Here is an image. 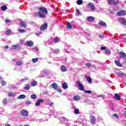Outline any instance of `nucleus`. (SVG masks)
I'll return each instance as SVG.
<instances>
[{
    "mask_svg": "<svg viewBox=\"0 0 126 126\" xmlns=\"http://www.w3.org/2000/svg\"><path fill=\"white\" fill-rule=\"evenodd\" d=\"M16 65H18V66H21V65L23 64V62L20 61H17L16 63Z\"/></svg>",
    "mask_w": 126,
    "mask_h": 126,
    "instance_id": "obj_21",
    "label": "nucleus"
},
{
    "mask_svg": "<svg viewBox=\"0 0 126 126\" xmlns=\"http://www.w3.org/2000/svg\"><path fill=\"white\" fill-rule=\"evenodd\" d=\"M47 28H48V23H44L43 25H42L39 27V30L40 31H45V30H47Z\"/></svg>",
    "mask_w": 126,
    "mask_h": 126,
    "instance_id": "obj_4",
    "label": "nucleus"
},
{
    "mask_svg": "<svg viewBox=\"0 0 126 126\" xmlns=\"http://www.w3.org/2000/svg\"><path fill=\"white\" fill-rule=\"evenodd\" d=\"M26 96L24 94H21L18 97V99H25Z\"/></svg>",
    "mask_w": 126,
    "mask_h": 126,
    "instance_id": "obj_30",
    "label": "nucleus"
},
{
    "mask_svg": "<svg viewBox=\"0 0 126 126\" xmlns=\"http://www.w3.org/2000/svg\"><path fill=\"white\" fill-rule=\"evenodd\" d=\"M84 92L85 93H88V94H91V93H92V92L91 91H84Z\"/></svg>",
    "mask_w": 126,
    "mask_h": 126,
    "instance_id": "obj_41",
    "label": "nucleus"
},
{
    "mask_svg": "<svg viewBox=\"0 0 126 126\" xmlns=\"http://www.w3.org/2000/svg\"><path fill=\"white\" fill-rule=\"evenodd\" d=\"M86 80L88 81L89 83H92V78L90 77V76L86 77Z\"/></svg>",
    "mask_w": 126,
    "mask_h": 126,
    "instance_id": "obj_22",
    "label": "nucleus"
},
{
    "mask_svg": "<svg viewBox=\"0 0 126 126\" xmlns=\"http://www.w3.org/2000/svg\"><path fill=\"white\" fill-rule=\"evenodd\" d=\"M18 31L20 33H24L25 32V30L24 29H18Z\"/></svg>",
    "mask_w": 126,
    "mask_h": 126,
    "instance_id": "obj_39",
    "label": "nucleus"
},
{
    "mask_svg": "<svg viewBox=\"0 0 126 126\" xmlns=\"http://www.w3.org/2000/svg\"><path fill=\"white\" fill-rule=\"evenodd\" d=\"M113 116L115 117V118H116V119H119V116H118V114L115 113V114H113Z\"/></svg>",
    "mask_w": 126,
    "mask_h": 126,
    "instance_id": "obj_45",
    "label": "nucleus"
},
{
    "mask_svg": "<svg viewBox=\"0 0 126 126\" xmlns=\"http://www.w3.org/2000/svg\"><path fill=\"white\" fill-rule=\"evenodd\" d=\"M88 6H90L91 10L92 11H95V6L94 5V4L92 2H90L88 4Z\"/></svg>",
    "mask_w": 126,
    "mask_h": 126,
    "instance_id": "obj_9",
    "label": "nucleus"
},
{
    "mask_svg": "<svg viewBox=\"0 0 126 126\" xmlns=\"http://www.w3.org/2000/svg\"><path fill=\"white\" fill-rule=\"evenodd\" d=\"M115 63L117 65V66H119L120 67H122V66H123V64L121 63V62L119 60H115Z\"/></svg>",
    "mask_w": 126,
    "mask_h": 126,
    "instance_id": "obj_13",
    "label": "nucleus"
},
{
    "mask_svg": "<svg viewBox=\"0 0 126 126\" xmlns=\"http://www.w3.org/2000/svg\"><path fill=\"white\" fill-rule=\"evenodd\" d=\"M114 98L116 100H117V101H120V100H121V96L118 94H114Z\"/></svg>",
    "mask_w": 126,
    "mask_h": 126,
    "instance_id": "obj_14",
    "label": "nucleus"
},
{
    "mask_svg": "<svg viewBox=\"0 0 126 126\" xmlns=\"http://www.w3.org/2000/svg\"><path fill=\"white\" fill-rule=\"evenodd\" d=\"M95 18H94V17L89 16L87 17V21H89V22H93Z\"/></svg>",
    "mask_w": 126,
    "mask_h": 126,
    "instance_id": "obj_12",
    "label": "nucleus"
},
{
    "mask_svg": "<svg viewBox=\"0 0 126 126\" xmlns=\"http://www.w3.org/2000/svg\"><path fill=\"white\" fill-rule=\"evenodd\" d=\"M77 84H78V87L81 91H84V87H83V84L80 83V81H77Z\"/></svg>",
    "mask_w": 126,
    "mask_h": 126,
    "instance_id": "obj_6",
    "label": "nucleus"
},
{
    "mask_svg": "<svg viewBox=\"0 0 126 126\" xmlns=\"http://www.w3.org/2000/svg\"><path fill=\"white\" fill-rule=\"evenodd\" d=\"M67 29H71V28H72V25L71 24H70V23H68L67 25Z\"/></svg>",
    "mask_w": 126,
    "mask_h": 126,
    "instance_id": "obj_34",
    "label": "nucleus"
},
{
    "mask_svg": "<svg viewBox=\"0 0 126 126\" xmlns=\"http://www.w3.org/2000/svg\"><path fill=\"white\" fill-rule=\"evenodd\" d=\"M4 49H8V46H6L4 47Z\"/></svg>",
    "mask_w": 126,
    "mask_h": 126,
    "instance_id": "obj_50",
    "label": "nucleus"
},
{
    "mask_svg": "<svg viewBox=\"0 0 126 126\" xmlns=\"http://www.w3.org/2000/svg\"><path fill=\"white\" fill-rule=\"evenodd\" d=\"M125 114H126V112H124Z\"/></svg>",
    "mask_w": 126,
    "mask_h": 126,
    "instance_id": "obj_57",
    "label": "nucleus"
},
{
    "mask_svg": "<svg viewBox=\"0 0 126 126\" xmlns=\"http://www.w3.org/2000/svg\"><path fill=\"white\" fill-rule=\"evenodd\" d=\"M119 20H120V21H122V24H123V25H125L126 26V19L125 18H120Z\"/></svg>",
    "mask_w": 126,
    "mask_h": 126,
    "instance_id": "obj_15",
    "label": "nucleus"
},
{
    "mask_svg": "<svg viewBox=\"0 0 126 126\" xmlns=\"http://www.w3.org/2000/svg\"><path fill=\"white\" fill-rule=\"evenodd\" d=\"M41 34V33H37V34H36V35H39V34Z\"/></svg>",
    "mask_w": 126,
    "mask_h": 126,
    "instance_id": "obj_54",
    "label": "nucleus"
},
{
    "mask_svg": "<svg viewBox=\"0 0 126 126\" xmlns=\"http://www.w3.org/2000/svg\"><path fill=\"white\" fill-rule=\"evenodd\" d=\"M117 16H125L126 15V11L125 10H121L117 12L116 13Z\"/></svg>",
    "mask_w": 126,
    "mask_h": 126,
    "instance_id": "obj_5",
    "label": "nucleus"
},
{
    "mask_svg": "<svg viewBox=\"0 0 126 126\" xmlns=\"http://www.w3.org/2000/svg\"><path fill=\"white\" fill-rule=\"evenodd\" d=\"M99 25H100L101 26H107V24H106V22L100 21L99 23Z\"/></svg>",
    "mask_w": 126,
    "mask_h": 126,
    "instance_id": "obj_26",
    "label": "nucleus"
},
{
    "mask_svg": "<svg viewBox=\"0 0 126 126\" xmlns=\"http://www.w3.org/2000/svg\"><path fill=\"white\" fill-rule=\"evenodd\" d=\"M62 87L63 89H67L68 88V85L66 83H63L62 84Z\"/></svg>",
    "mask_w": 126,
    "mask_h": 126,
    "instance_id": "obj_20",
    "label": "nucleus"
},
{
    "mask_svg": "<svg viewBox=\"0 0 126 126\" xmlns=\"http://www.w3.org/2000/svg\"><path fill=\"white\" fill-rule=\"evenodd\" d=\"M13 48L14 50H16L17 49H19V45H13Z\"/></svg>",
    "mask_w": 126,
    "mask_h": 126,
    "instance_id": "obj_36",
    "label": "nucleus"
},
{
    "mask_svg": "<svg viewBox=\"0 0 126 126\" xmlns=\"http://www.w3.org/2000/svg\"><path fill=\"white\" fill-rule=\"evenodd\" d=\"M74 114L75 115H78V114H80V112H79V110L78 108H76L74 112Z\"/></svg>",
    "mask_w": 126,
    "mask_h": 126,
    "instance_id": "obj_33",
    "label": "nucleus"
},
{
    "mask_svg": "<svg viewBox=\"0 0 126 126\" xmlns=\"http://www.w3.org/2000/svg\"><path fill=\"white\" fill-rule=\"evenodd\" d=\"M53 104H54V103L53 102H52L51 104V103L49 104V105L52 107L53 106Z\"/></svg>",
    "mask_w": 126,
    "mask_h": 126,
    "instance_id": "obj_51",
    "label": "nucleus"
},
{
    "mask_svg": "<svg viewBox=\"0 0 126 126\" xmlns=\"http://www.w3.org/2000/svg\"><path fill=\"white\" fill-rule=\"evenodd\" d=\"M27 24V23L26 22H25L22 21V22H21V26L23 28H26Z\"/></svg>",
    "mask_w": 126,
    "mask_h": 126,
    "instance_id": "obj_23",
    "label": "nucleus"
},
{
    "mask_svg": "<svg viewBox=\"0 0 126 126\" xmlns=\"http://www.w3.org/2000/svg\"><path fill=\"white\" fill-rule=\"evenodd\" d=\"M1 83L2 86H5L6 85V82L4 81H2Z\"/></svg>",
    "mask_w": 126,
    "mask_h": 126,
    "instance_id": "obj_40",
    "label": "nucleus"
},
{
    "mask_svg": "<svg viewBox=\"0 0 126 126\" xmlns=\"http://www.w3.org/2000/svg\"><path fill=\"white\" fill-rule=\"evenodd\" d=\"M25 90H30V85L29 84H27L25 85L24 87Z\"/></svg>",
    "mask_w": 126,
    "mask_h": 126,
    "instance_id": "obj_24",
    "label": "nucleus"
},
{
    "mask_svg": "<svg viewBox=\"0 0 126 126\" xmlns=\"http://www.w3.org/2000/svg\"><path fill=\"white\" fill-rule=\"evenodd\" d=\"M112 110H114V108H112Z\"/></svg>",
    "mask_w": 126,
    "mask_h": 126,
    "instance_id": "obj_58",
    "label": "nucleus"
},
{
    "mask_svg": "<svg viewBox=\"0 0 126 126\" xmlns=\"http://www.w3.org/2000/svg\"><path fill=\"white\" fill-rule=\"evenodd\" d=\"M21 115L22 117H27L28 116V111L25 109H22L21 111Z\"/></svg>",
    "mask_w": 126,
    "mask_h": 126,
    "instance_id": "obj_8",
    "label": "nucleus"
},
{
    "mask_svg": "<svg viewBox=\"0 0 126 126\" xmlns=\"http://www.w3.org/2000/svg\"><path fill=\"white\" fill-rule=\"evenodd\" d=\"M107 2L110 5L113 4L115 6L120 3V1L118 0H107Z\"/></svg>",
    "mask_w": 126,
    "mask_h": 126,
    "instance_id": "obj_2",
    "label": "nucleus"
},
{
    "mask_svg": "<svg viewBox=\"0 0 126 126\" xmlns=\"http://www.w3.org/2000/svg\"><path fill=\"white\" fill-rule=\"evenodd\" d=\"M118 75L119 76H120L121 77H123V76H126V74L125 73H123L121 71H119L118 73H117Z\"/></svg>",
    "mask_w": 126,
    "mask_h": 126,
    "instance_id": "obj_19",
    "label": "nucleus"
},
{
    "mask_svg": "<svg viewBox=\"0 0 126 126\" xmlns=\"http://www.w3.org/2000/svg\"><path fill=\"white\" fill-rule=\"evenodd\" d=\"M53 41H54L55 43H58V42L60 41V39H59L58 37H56L55 38L53 39Z\"/></svg>",
    "mask_w": 126,
    "mask_h": 126,
    "instance_id": "obj_35",
    "label": "nucleus"
},
{
    "mask_svg": "<svg viewBox=\"0 0 126 126\" xmlns=\"http://www.w3.org/2000/svg\"><path fill=\"white\" fill-rule=\"evenodd\" d=\"M14 95V93L13 92H10L8 93V96H12Z\"/></svg>",
    "mask_w": 126,
    "mask_h": 126,
    "instance_id": "obj_44",
    "label": "nucleus"
},
{
    "mask_svg": "<svg viewBox=\"0 0 126 126\" xmlns=\"http://www.w3.org/2000/svg\"><path fill=\"white\" fill-rule=\"evenodd\" d=\"M66 70H67V69L66 68V66L63 65L61 66V71H62V72H65Z\"/></svg>",
    "mask_w": 126,
    "mask_h": 126,
    "instance_id": "obj_16",
    "label": "nucleus"
},
{
    "mask_svg": "<svg viewBox=\"0 0 126 126\" xmlns=\"http://www.w3.org/2000/svg\"><path fill=\"white\" fill-rule=\"evenodd\" d=\"M61 119H62V121H63V122H65L66 120V118L65 117H61Z\"/></svg>",
    "mask_w": 126,
    "mask_h": 126,
    "instance_id": "obj_47",
    "label": "nucleus"
},
{
    "mask_svg": "<svg viewBox=\"0 0 126 126\" xmlns=\"http://www.w3.org/2000/svg\"><path fill=\"white\" fill-rule=\"evenodd\" d=\"M5 22H6V23H9L11 22V21H10V20L6 19L5 20Z\"/></svg>",
    "mask_w": 126,
    "mask_h": 126,
    "instance_id": "obj_48",
    "label": "nucleus"
},
{
    "mask_svg": "<svg viewBox=\"0 0 126 126\" xmlns=\"http://www.w3.org/2000/svg\"><path fill=\"white\" fill-rule=\"evenodd\" d=\"M38 61H39V58H38V57L32 59V63H37V62H38Z\"/></svg>",
    "mask_w": 126,
    "mask_h": 126,
    "instance_id": "obj_29",
    "label": "nucleus"
},
{
    "mask_svg": "<svg viewBox=\"0 0 126 126\" xmlns=\"http://www.w3.org/2000/svg\"><path fill=\"white\" fill-rule=\"evenodd\" d=\"M55 54H60V53H61V52L60 51V49H56L55 50Z\"/></svg>",
    "mask_w": 126,
    "mask_h": 126,
    "instance_id": "obj_42",
    "label": "nucleus"
},
{
    "mask_svg": "<svg viewBox=\"0 0 126 126\" xmlns=\"http://www.w3.org/2000/svg\"><path fill=\"white\" fill-rule=\"evenodd\" d=\"M85 65H87V66H91V65H92L90 63H85Z\"/></svg>",
    "mask_w": 126,
    "mask_h": 126,
    "instance_id": "obj_43",
    "label": "nucleus"
},
{
    "mask_svg": "<svg viewBox=\"0 0 126 126\" xmlns=\"http://www.w3.org/2000/svg\"><path fill=\"white\" fill-rule=\"evenodd\" d=\"M73 100L74 101H78V100H80V96L76 95V96H73Z\"/></svg>",
    "mask_w": 126,
    "mask_h": 126,
    "instance_id": "obj_25",
    "label": "nucleus"
},
{
    "mask_svg": "<svg viewBox=\"0 0 126 126\" xmlns=\"http://www.w3.org/2000/svg\"><path fill=\"white\" fill-rule=\"evenodd\" d=\"M105 52L107 55H111V50L109 49H105Z\"/></svg>",
    "mask_w": 126,
    "mask_h": 126,
    "instance_id": "obj_38",
    "label": "nucleus"
},
{
    "mask_svg": "<svg viewBox=\"0 0 126 126\" xmlns=\"http://www.w3.org/2000/svg\"><path fill=\"white\" fill-rule=\"evenodd\" d=\"M53 88L55 90H57L58 92L59 93H62L63 92V91L60 88V86H58V84L56 83L52 84Z\"/></svg>",
    "mask_w": 126,
    "mask_h": 126,
    "instance_id": "obj_3",
    "label": "nucleus"
},
{
    "mask_svg": "<svg viewBox=\"0 0 126 126\" xmlns=\"http://www.w3.org/2000/svg\"><path fill=\"white\" fill-rule=\"evenodd\" d=\"M94 1H98V0H93Z\"/></svg>",
    "mask_w": 126,
    "mask_h": 126,
    "instance_id": "obj_52",
    "label": "nucleus"
},
{
    "mask_svg": "<svg viewBox=\"0 0 126 126\" xmlns=\"http://www.w3.org/2000/svg\"><path fill=\"white\" fill-rule=\"evenodd\" d=\"M77 3L78 5H81L83 3V1L82 0H78L77 1Z\"/></svg>",
    "mask_w": 126,
    "mask_h": 126,
    "instance_id": "obj_31",
    "label": "nucleus"
},
{
    "mask_svg": "<svg viewBox=\"0 0 126 126\" xmlns=\"http://www.w3.org/2000/svg\"><path fill=\"white\" fill-rule=\"evenodd\" d=\"M31 84L32 86H36L38 83H37V81H33V82H31Z\"/></svg>",
    "mask_w": 126,
    "mask_h": 126,
    "instance_id": "obj_28",
    "label": "nucleus"
},
{
    "mask_svg": "<svg viewBox=\"0 0 126 126\" xmlns=\"http://www.w3.org/2000/svg\"><path fill=\"white\" fill-rule=\"evenodd\" d=\"M3 104H7V98H5L2 100Z\"/></svg>",
    "mask_w": 126,
    "mask_h": 126,
    "instance_id": "obj_37",
    "label": "nucleus"
},
{
    "mask_svg": "<svg viewBox=\"0 0 126 126\" xmlns=\"http://www.w3.org/2000/svg\"><path fill=\"white\" fill-rule=\"evenodd\" d=\"M29 126V125H25V126Z\"/></svg>",
    "mask_w": 126,
    "mask_h": 126,
    "instance_id": "obj_55",
    "label": "nucleus"
},
{
    "mask_svg": "<svg viewBox=\"0 0 126 126\" xmlns=\"http://www.w3.org/2000/svg\"><path fill=\"white\" fill-rule=\"evenodd\" d=\"M101 50H102V51H105V50H106V47L104 46V47H101Z\"/></svg>",
    "mask_w": 126,
    "mask_h": 126,
    "instance_id": "obj_49",
    "label": "nucleus"
},
{
    "mask_svg": "<svg viewBox=\"0 0 126 126\" xmlns=\"http://www.w3.org/2000/svg\"><path fill=\"white\" fill-rule=\"evenodd\" d=\"M90 122H91V124L95 125L96 124V118L95 117V116H94L93 115H90Z\"/></svg>",
    "mask_w": 126,
    "mask_h": 126,
    "instance_id": "obj_7",
    "label": "nucleus"
},
{
    "mask_svg": "<svg viewBox=\"0 0 126 126\" xmlns=\"http://www.w3.org/2000/svg\"><path fill=\"white\" fill-rule=\"evenodd\" d=\"M44 102V99H39L37 100V101L35 103V106H40V104L41 103H43Z\"/></svg>",
    "mask_w": 126,
    "mask_h": 126,
    "instance_id": "obj_11",
    "label": "nucleus"
},
{
    "mask_svg": "<svg viewBox=\"0 0 126 126\" xmlns=\"http://www.w3.org/2000/svg\"><path fill=\"white\" fill-rule=\"evenodd\" d=\"M39 10L38 12V14L40 18H46V15L48 14V10L47 8L43 7L38 8Z\"/></svg>",
    "mask_w": 126,
    "mask_h": 126,
    "instance_id": "obj_1",
    "label": "nucleus"
},
{
    "mask_svg": "<svg viewBox=\"0 0 126 126\" xmlns=\"http://www.w3.org/2000/svg\"><path fill=\"white\" fill-rule=\"evenodd\" d=\"M31 99H32L33 100H35L37 98V96L36 94H32L31 95Z\"/></svg>",
    "mask_w": 126,
    "mask_h": 126,
    "instance_id": "obj_32",
    "label": "nucleus"
},
{
    "mask_svg": "<svg viewBox=\"0 0 126 126\" xmlns=\"http://www.w3.org/2000/svg\"><path fill=\"white\" fill-rule=\"evenodd\" d=\"M6 126H10V125L7 124Z\"/></svg>",
    "mask_w": 126,
    "mask_h": 126,
    "instance_id": "obj_53",
    "label": "nucleus"
},
{
    "mask_svg": "<svg viewBox=\"0 0 126 126\" xmlns=\"http://www.w3.org/2000/svg\"><path fill=\"white\" fill-rule=\"evenodd\" d=\"M1 9L2 11H5V10L7 9V7H6L5 5H3L1 6Z\"/></svg>",
    "mask_w": 126,
    "mask_h": 126,
    "instance_id": "obj_27",
    "label": "nucleus"
},
{
    "mask_svg": "<svg viewBox=\"0 0 126 126\" xmlns=\"http://www.w3.org/2000/svg\"><path fill=\"white\" fill-rule=\"evenodd\" d=\"M5 34L6 36H9V35L11 34V30L10 29L7 30L5 32Z\"/></svg>",
    "mask_w": 126,
    "mask_h": 126,
    "instance_id": "obj_17",
    "label": "nucleus"
},
{
    "mask_svg": "<svg viewBox=\"0 0 126 126\" xmlns=\"http://www.w3.org/2000/svg\"><path fill=\"white\" fill-rule=\"evenodd\" d=\"M25 44L26 46H28V47H32V46H34V42L31 40L27 41L25 42Z\"/></svg>",
    "mask_w": 126,
    "mask_h": 126,
    "instance_id": "obj_10",
    "label": "nucleus"
},
{
    "mask_svg": "<svg viewBox=\"0 0 126 126\" xmlns=\"http://www.w3.org/2000/svg\"><path fill=\"white\" fill-rule=\"evenodd\" d=\"M119 56L120 58H126V53H123V52H119Z\"/></svg>",
    "mask_w": 126,
    "mask_h": 126,
    "instance_id": "obj_18",
    "label": "nucleus"
},
{
    "mask_svg": "<svg viewBox=\"0 0 126 126\" xmlns=\"http://www.w3.org/2000/svg\"><path fill=\"white\" fill-rule=\"evenodd\" d=\"M76 11H77V14H78L79 15H80V14H81V13L80 11L78 10V9H77L76 10Z\"/></svg>",
    "mask_w": 126,
    "mask_h": 126,
    "instance_id": "obj_46",
    "label": "nucleus"
},
{
    "mask_svg": "<svg viewBox=\"0 0 126 126\" xmlns=\"http://www.w3.org/2000/svg\"><path fill=\"white\" fill-rule=\"evenodd\" d=\"M97 97H101V95H98Z\"/></svg>",
    "mask_w": 126,
    "mask_h": 126,
    "instance_id": "obj_56",
    "label": "nucleus"
}]
</instances>
